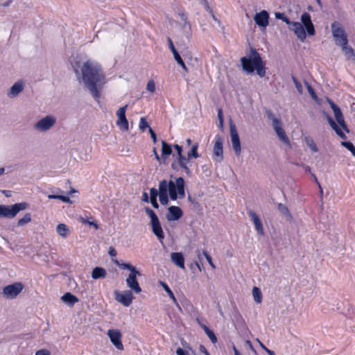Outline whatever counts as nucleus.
Listing matches in <instances>:
<instances>
[{"instance_id":"nucleus-46","label":"nucleus","mask_w":355,"mask_h":355,"mask_svg":"<svg viewBox=\"0 0 355 355\" xmlns=\"http://www.w3.org/2000/svg\"><path fill=\"white\" fill-rule=\"evenodd\" d=\"M202 253L205 257L206 258L207 261H208L209 264L210 265V266L214 269L216 266L212 261L211 257L207 253V251H203Z\"/></svg>"},{"instance_id":"nucleus-34","label":"nucleus","mask_w":355,"mask_h":355,"mask_svg":"<svg viewBox=\"0 0 355 355\" xmlns=\"http://www.w3.org/2000/svg\"><path fill=\"white\" fill-rule=\"evenodd\" d=\"M152 230L157 239L162 242L164 238V235L161 225L152 227Z\"/></svg>"},{"instance_id":"nucleus-53","label":"nucleus","mask_w":355,"mask_h":355,"mask_svg":"<svg viewBox=\"0 0 355 355\" xmlns=\"http://www.w3.org/2000/svg\"><path fill=\"white\" fill-rule=\"evenodd\" d=\"M306 84L308 92L310 94V95L311 96V97L313 99H316L317 96L315 94V92H314V89L312 88V87L309 83H306Z\"/></svg>"},{"instance_id":"nucleus-51","label":"nucleus","mask_w":355,"mask_h":355,"mask_svg":"<svg viewBox=\"0 0 355 355\" xmlns=\"http://www.w3.org/2000/svg\"><path fill=\"white\" fill-rule=\"evenodd\" d=\"M80 220L84 224H88L89 225L94 226L96 230L98 229V226L97 223L94 221H89L87 219H85L84 218H81Z\"/></svg>"},{"instance_id":"nucleus-24","label":"nucleus","mask_w":355,"mask_h":355,"mask_svg":"<svg viewBox=\"0 0 355 355\" xmlns=\"http://www.w3.org/2000/svg\"><path fill=\"white\" fill-rule=\"evenodd\" d=\"M178 15L180 17L181 20L182 21H184V24H183L182 28L184 29V35H185V37H186L187 40L188 41H189L190 37L191 35V24L188 21L187 17V15L184 12H180Z\"/></svg>"},{"instance_id":"nucleus-12","label":"nucleus","mask_w":355,"mask_h":355,"mask_svg":"<svg viewBox=\"0 0 355 355\" xmlns=\"http://www.w3.org/2000/svg\"><path fill=\"white\" fill-rule=\"evenodd\" d=\"M107 334L116 349L119 350L123 349V345L121 342L122 335L118 329H109Z\"/></svg>"},{"instance_id":"nucleus-35","label":"nucleus","mask_w":355,"mask_h":355,"mask_svg":"<svg viewBox=\"0 0 355 355\" xmlns=\"http://www.w3.org/2000/svg\"><path fill=\"white\" fill-rule=\"evenodd\" d=\"M114 263L123 269L129 270L130 272V273H134L138 271L136 267L132 266L130 263H120L117 260L114 261Z\"/></svg>"},{"instance_id":"nucleus-13","label":"nucleus","mask_w":355,"mask_h":355,"mask_svg":"<svg viewBox=\"0 0 355 355\" xmlns=\"http://www.w3.org/2000/svg\"><path fill=\"white\" fill-rule=\"evenodd\" d=\"M223 139L220 136L216 137V141L214 146V159L218 162H220L223 159Z\"/></svg>"},{"instance_id":"nucleus-4","label":"nucleus","mask_w":355,"mask_h":355,"mask_svg":"<svg viewBox=\"0 0 355 355\" xmlns=\"http://www.w3.org/2000/svg\"><path fill=\"white\" fill-rule=\"evenodd\" d=\"M28 204L26 202L16 203L11 205H0V216L12 218L20 211L26 209Z\"/></svg>"},{"instance_id":"nucleus-15","label":"nucleus","mask_w":355,"mask_h":355,"mask_svg":"<svg viewBox=\"0 0 355 355\" xmlns=\"http://www.w3.org/2000/svg\"><path fill=\"white\" fill-rule=\"evenodd\" d=\"M290 26H291L290 29L295 33L297 37L302 42L304 41L306 35L302 24L300 22H292Z\"/></svg>"},{"instance_id":"nucleus-61","label":"nucleus","mask_w":355,"mask_h":355,"mask_svg":"<svg viewBox=\"0 0 355 355\" xmlns=\"http://www.w3.org/2000/svg\"><path fill=\"white\" fill-rule=\"evenodd\" d=\"M150 202L154 208H155V209L159 208V204L157 203V198H150Z\"/></svg>"},{"instance_id":"nucleus-2","label":"nucleus","mask_w":355,"mask_h":355,"mask_svg":"<svg viewBox=\"0 0 355 355\" xmlns=\"http://www.w3.org/2000/svg\"><path fill=\"white\" fill-rule=\"evenodd\" d=\"M241 62L243 71L247 73L251 74L256 71L260 77L265 76L266 69L263 62L261 58V55L255 49H251L250 53L248 56H244L241 58Z\"/></svg>"},{"instance_id":"nucleus-45","label":"nucleus","mask_w":355,"mask_h":355,"mask_svg":"<svg viewBox=\"0 0 355 355\" xmlns=\"http://www.w3.org/2000/svg\"><path fill=\"white\" fill-rule=\"evenodd\" d=\"M139 127V129L142 131H144L145 129L147 128H150L145 117H141L140 119Z\"/></svg>"},{"instance_id":"nucleus-9","label":"nucleus","mask_w":355,"mask_h":355,"mask_svg":"<svg viewBox=\"0 0 355 355\" xmlns=\"http://www.w3.org/2000/svg\"><path fill=\"white\" fill-rule=\"evenodd\" d=\"M128 105L120 107L116 112V116L118 117L116 124L123 131L128 130V121L125 116V111Z\"/></svg>"},{"instance_id":"nucleus-52","label":"nucleus","mask_w":355,"mask_h":355,"mask_svg":"<svg viewBox=\"0 0 355 355\" xmlns=\"http://www.w3.org/2000/svg\"><path fill=\"white\" fill-rule=\"evenodd\" d=\"M159 195V189L151 188L150 189V198H156Z\"/></svg>"},{"instance_id":"nucleus-28","label":"nucleus","mask_w":355,"mask_h":355,"mask_svg":"<svg viewBox=\"0 0 355 355\" xmlns=\"http://www.w3.org/2000/svg\"><path fill=\"white\" fill-rule=\"evenodd\" d=\"M107 275L106 270L101 267H96L93 269L92 272V277L94 279H98L100 278H105Z\"/></svg>"},{"instance_id":"nucleus-55","label":"nucleus","mask_w":355,"mask_h":355,"mask_svg":"<svg viewBox=\"0 0 355 355\" xmlns=\"http://www.w3.org/2000/svg\"><path fill=\"white\" fill-rule=\"evenodd\" d=\"M202 2H203V4L205 6V8L206 9L207 11H208L209 12H210L211 15H212V17L213 18L216 20V19L215 18V16L212 13V10L210 8L209 4H208V2L207 0H202Z\"/></svg>"},{"instance_id":"nucleus-11","label":"nucleus","mask_w":355,"mask_h":355,"mask_svg":"<svg viewBox=\"0 0 355 355\" xmlns=\"http://www.w3.org/2000/svg\"><path fill=\"white\" fill-rule=\"evenodd\" d=\"M139 271L134 273H130L126 279V284L128 287L135 293H139L141 292V288L137 279V275H140Z\"/></svg>"},{"instance_id":"nucleus-36","label":"nucleus","mask_w":355,"mask_h":355,"mask_svg":"<svg viewBox=\"0 0 355 355\" xmlns=\"http://www.w3.org/2000/svg\"><path fill=\"white\" fill-rule=\"evenodd\" d=\"M168 193L165 192V189H162V190L159 189V198L160 203L163 205H166L168 202Z\"/></svg>"},{"instance_id":"nucleus-17","label":"nucleus","mask_w":355,"mask_h":355,"mask_svg":"<svg viewBox=\"0 0 355 355\" xmlns=\"http://www.w3.org/2000/svg\"><path fill=\"white\" fill-rule=\"evenodd\" d=\"M269 15L267 11L262 10L257 13L254 17L255 23L261 27L266 28L268 25Z\"/></svg>"},{"instance_id":"nucleus-6","label":"nucleus","mask_w":355,"mask_h":355,"mask_svg":"<svg viewBox=\"0 0 355 355\" xmlns=\"http://www.w3.org/2000/svg\"><path fill=\"white\" fill-rule=\"evenodd\" d=\"M331 28L336 44L338 46L347 44L348 40L347 35L340 24L335 21L331 24Z\"/></svg>"},{"instance_id":"nucleus-49","label":"nucleus","mask_w":355,"mask_h":355,"mask_svg":"<svg viewBox=\"0 0 355 355\" xmlns=\"http://www.w3.org/2000/svg\"><path fill=\"white\" fill-rule=\"evenodd\" d=\"M145 211L146 214L150 218V220L157 217L155 211L149 207H146Z\"/></svg>"},{"instance_id":"nucleus-33","label":"nucleus","mask_w":355,"mask_h":355,"mask_svg":"<svg viewBox=\"0 0 355 355\" xmlns=\"http://www.w3.org/2000/svg\"><path fill=\"white\" fill-rule=\"evenodd\" d=\"M252 296L254 302L257 304H260L262 301V293L261 290L258 287H253L252 288Z\"/></svg>"},{"instance_id":"nucleus-8","label":"nucleus","mask_w":355,"mask_h":355,"mask_svg":"<svg viewBox=\"0 0 355 355\" xmlns=\"http://www.w3.org/2000/svg\"><path fill=\"white\" fill-rule=\"evenodd\" d=\"M230 128L232 148L236 155L239 156L240 155L241 151V142L236 125L234 124L232 120H230Z\"/></svg>"},{"instance_id":"nucleus-18","label":"nucleus","mask_w":355,"mask_h":355,"mask_svg":"<svg viewBox=\"0 0 355 355\" xmlns=\"http://www.w3.org/2000/svg\"><path fill=\"white\" fill-rule=\"evenodd\" d=\"M248 213V215L251 217L252 220L253 221L255 230L257 232V233L261 236L264 235L263 225L257 214L253 210L251 209L249 210Z\"/></svg>"},{"instance_id":"nucleus-21","label":"nucleus","mask_w":355,"mask_h":355,"mask_svg":"<svg viewBox=\"0 0 355 355\" xmlns=\"http://www.w3.org/2000/svg\"><path fill=\"white\" fill-rule=\"evenodd\" d=\"M279 140L286 145H290V141L282 128V122L272 126Z\"/></svg>"},{"instance_id":"nucleus-29","label":"nucleus","mask_w":355,"mask_h":355,"mask_svg":"<svg viewBox=\"0 0 355 355\" xmlns=\"http://www.w3.org/2000/svg\"><path fill=\"white\" fill-rule=\"evenodd\" d=\"M172 153L171 146L168 144L165 141H162V158L166 160L167 157Z\"/></svg>"},{"instance_id":"nucleus-1","label":"nucleus","mask_w":355,"mask_h":355,"mask_svg":"<svg viewBox=\"0 0 355 355\" xmlns=\"http://www.w3.org/2000/svg\"><path fill=\"white\" fill-rule=\"evenodd\" d=\"M81 80L95 99L100 98V89L105 83V76L101 65L95 61L87 60L80 69Z\"/></svg>"},{"instance_id":"nucleus-14","label":"nucleus","mask_w":355,"mask_h":355,"mask_svg":"<svg viewBox=\"0 0 355 355\" xmlns=\"http://www.w3.org/2000/svg\"><path fill=\"white\" fill-rule=\"evenodd\" d=\"M183 215L182 209L177 206H171L168 208V213L166 218L168 221L179 220Z\"/></svg>"},{"instance_id":"nucleus-7","label":"nucleus","mask_w":355,"mask_h":355,"mask_svg":"<svg viewBox=\"0 0 355 355\" xmlns=\"http://www.w3.org/2000/svg\"><path fill=\"white\" fill-rule=\"evenodd\" d=\"M24 289V285L21 282H15L8 285L3 288V295L8 299L15 298Z\"/></svg>"},{"instance_id":"nucleus-50","label":"nucleus","mask_w":355,"mask_h":355,"mask_svg":"<svg viewBox=\"0 0 355 355\" xmlns=\"http://www.w3.org/2000/svg\"><path fill=\"white\" fill-rule=\"evenodd\" d=\"M147 89L150 92H154L155 91V84L153 80L148 82Z\"/></svg>"},{"instance_id":"nucleus-10","label":"nucleus","mask_w":355,"mask_h":355,"mask_svg":"<svg viewBox=\"0 0 355 355\" xmlns=\"http://www.w3.org/2000/svg\"><path fill=\"white\" fill-rule=\"evenodd\" d=\"M115 299L125 306H129L133 299V295L131 291H125L123 292L115 291Z\"/></svg>"},{"instance_id":"nucleus-60","label":"nucleus","mask_w":355,"mask_h":355,"mask_svg":"<svg viewBox=\"0 0 355 355\" xmlns=\"http://www.w3.org/2000/svg\"><path fill=\"white\" fill-rule=\"evenodd\" d=\"M108 253L111 257H114L116 256V251L113 247L109 248Z\"/></svg>"},{"instance_id":"nucleus-19","label":"nucleus","mask_w":355,"mask_h":355,"mask_svg":"<svg viewBox=\"0 0 355 355\" xmlns=\"http://www.w3.org/2000/svg\"><path fill=\"white\" fill-rule=\"evenodd\" d=\"M24 89V83L22 81L16 82L8 91L7 95L9 98L17 97Z\"/></svg>"},{"instance_id":"nucleus-43","label":"nucleus","mask_w":355,"mask_h":355,"mask_svg":"<svg viewBox=\"0 0 355 355\" xmlns=\"http://www.w3.org/2000/svg\"><path fill=\"white\" fill-rule=\"evenodd\" d=\"M341 145L347 148L352 154L355 157V147L350 141H342Z\"/></svg>"},{"instance_id":"nucleus-37","label":"nucleus","mask_w":355,"mask_h":355,"mask_svg":"<svg viewBox=\"0 0 355 355\" xmlns=\"http://www.w3.org/2000/svg\"><path fill=\"white\" fill-rule=\"evenodd\" d=\"M198 143H195L192 146L191 150L188 153L187 155L189 158H198L200 157L198 153Z\"/></svg>"},{"instance_id":"nucleus-40","label":"nucleus","mask_w":355,"mask_h":355,"mask_svg":"<svg viewBox=\"0 0 355 355\" xmlns=\"http://www.w3.org/2000/svg\"><path fill=\"white\" fill-rule=\"evenodd\" d=\"M202 327L207 336L211 340V342L213 343H216L217 342V338L215 336L214 333L211 330H210L206 325H202Z\"/></svg>"},{"instance_id":"nucleus-30","label":"nucleus","mask_w":355,"mask_h":355,"mask_svg":"<svg viewBox=\"0 0 355 355\" xmlns=\"http://www.w3.org/2000/svg\"><path fill=\"white\" fill-rule=\"evenodd\" d=\"M191 158H189V157H185L183 155H181L178 157V162L179 165L185 171V172L187 174L190 173V170L187 166V164L189 162V159Z\"/></svg>"},{"instance_id":"nucleus-59","label":"nucleus","mask_w":355,"mask_h":355,"mask_svg":"<svg viewBox=\"0 0 355 355\" xmlns=\"http://www.w3.org/2000/svg\"><path fill=\"white\" fill-rule=\"evenodd\" d=\"M174 148L176 150L178 153V157L182 155V146H179L178 144L173 145Z\"/></svg>"},{"instance_id":"nucleus-23","label":"nucleus","mask_w":355,"mask_h":355,"mask_svg":"<svg viewBox=\"0 0 355 355\" xmlns=\"http://www.w3.org/2000/svg\"><path fill=\"white\" fill-rule=\"evenodd\" d=\"M333 112H334V117H335L337 123H338V125L343 128V130L349 132V130L345 123L344 116L343 115V113H342L340 109L338 107L337 108L334 109V110H333Z\"/></svg>"},{"instance_id":"nucleus-63","label":"nucleus","mask_w":355,"mask_h":355,"mask_svg":"<svg viewBox=\"0 0 355 355\" xmlns=\"http://www.w3.org/2000/svg\"><path fill=\"white\" fill-rule=\"evenodd\" d=\"M327 101L328 103L329 104L332 110H334V109L338 107L337 105L335 104L331 99L327 98Z\"/></svg>"},{"instance_id":"nucleus-3","label":"nucleus","mask_w":355,"mask_h":355,"mask_svg":"<svg viewBox=\"0 0 355 355\" xmlns=\"http://www.w3.org/2000/svg\"><path fill=\"white\" fill-rule=\"evenodd\" d=\"M165 189V192L168 193L172 200H176L178 198L182 199L185 197L184 180L182 177L175 178V181L163 180L159 183V189Z\"/></svg>"},{"instance_id":"nucleus-47","label":"nucleus","mask_w":355,"mask_h":355,"mask_svg":"<svg viewBox=\"0 0 355 355\" xmlns=\"http://www.w3.org/2000/svg\"><path fill=\"white\" fill-rule=\"evenodd\" d=\"M292 79L295 83V87L297 90V92L300 94L302 93V91H303V89H302V85L300 84V83L296 79L295 77L294 76H292Z\"/></svg>"},{"instance_id":"nucleus-44","label":"nucleus","mask_w":355,"mask_h":355,"mask_svg":"<svg viewBox=\"0 0 355 355\" xmlns=\"http://www.w3.org/2000/svg\"><path fill=\"white\" fill-rule=\"evenodd\" d=\"M275 16L276 19L282 20L288 25H291L292 24V22L288 19V17L284 13L275 12Z\"/></svg>"},{"instance_id":"nucleus-48","label":"nucleus","mask_w":355,"mask_h":355,"mask_svg":"<svg viewBox=\"0 0 355 355\" xmlns=\"http://www.w3.org/2000/svg\"><path fill=\"white\" fill-rule=\"evenodd\" d=\"M218 126L222 128L223 126V111L222 109L218 110Z\"/></svg>"},{"instance_id":"nucleus-54","label":"nucleus","mask_w":355,"mask_h":355,"mask_svg":"<svg viewBox=\"0 0 355 355\" xmlns=\"http://www.w3.org/2000/svg\"><path fill=\"white\" fill-rule=\"evenodd\" d=\"M233 315L236 321L239 322V320H243L241 314L239 313V311L236 309H234L233 312Z\"/></svg>"},{"instance_id":"nucleus-16","label":"nucleus","mask_w":355,"mask_h":355,"mask_svg":"<svg viewBox=\"0 0 355 355\" xmlns=\"http://www.w3.org/2000/svg\"><path fill=\"white\" fill-rule=\"evenodd\" d=\"M301 21L306 29L308 35L310 36L313 35L315 34V28L310 15L307 12H304L301 16Z\"/></svg>"},{"instance_id":"nucleus-57","label":"nucleus","mask_w":355,"mask_h":355,"mask_svg":"<svg viewBox=\"0 0 355 355\" xmlns=\"http://www.w3.org/2000/svg\"><path fill=\"white\" fill-rule=\"evenodd\" d=\"M148 132L150 134V137L153 139V141L154 143H156L157 142V136H156V134L155 133V132L153 130V129L151 128H149Z\"/></svg>"},{"instance_id":"nucleus-26","label":"nucleus","mask_w":355,"mask_h":355,"mask_svg":"<svg viewBox=\"0 0 355 355\" xmlns=\"http://www.w3.org/2000/svg\"><path fill=\"white\" fill-rule=\"evenodd\" d=\"M61 300L66 304L73 306L78 302V298L71 293H66L62 296Z\"/></svg>"},{"instance_id":"nucleus-39","label":"nucleus","mask_w":355,"mask_h":355,"mask_svg":"<svg viewBox=\"0 0 355 355\" xmlns=\"http://www.w3.org/2000/svg\"><path fill=\"white\" fill-rule=\"evenodd\" d=\"M304 139L306 145L313 152L316 153L318 151V148L313 139L309 137H306Z\"/></svg>"},{"instance_id":"nucleus-56","label":"nucleus","mask_w":355,"mask_h":355,"mask_svg":"<svg viewBox=\"0 0 355 355\" xmlns=\"http://www.w3.org/2000/svg\"><path fill=\"white\" fill-rule=\"evenodd\" d=\"M35 355H51V353L47 349H40L36 352Z\"/></svg>"},{"instance_id":"nucleus-5","label":"nucleus","mask_w":355,"mask_h":355,"mask_svg":"<svg viewBox=\"0 0 355 355\" xmlns=\"http://www.w3.org/2000/svg\"><path fill=\"white\" fill-rule=\"evenodd\" d=\"M56 123V118L53 115H47L39 121L34 125L33 128L40 132H45L51 129Z\"/></svg>"},{"instance_id":"nucleus-31","label":"nucleus","mask_w":355,"mask_h":355,"mask_svg":"<svg viewBox=\"0 0 355 355\" xmlns=\"http://www.w3.org/2000/svg\"><path fill=\"white\" fill-rule=\"evenodd\" d=\"M57 233L62 238H66L69 234V230L64 223H60L56 227Z\"/></svg>"},{"instance_id":"nucleus-25","label":"nucleus","mask_w":355,"mask_h":355,"mask_svg":"<svg viewBox=\"0 0 355 355\" xmlns=\"http://www.w3.org/2000/svg\"><path fill=\"white\" fill-rule=\"evenodd\" d=\"M172 262L182 269H184V258L181 252H172L171 254Z\"/></svg>"},{"instance_id":"nucleus-20","label":"nucleus","mask_w":355,"mask_h":355,"mask_svg":"<svg viewBox=\"0 0 355 355\" xmlns=\"http://www.w3.org/2000/svg\"><path fill=\"white\" fill-rule=\"evenodd\" d=\"M167 41H168V43L169 49H171V52L173 53L175 60H176L178 64H180L182 67V68L184 69V71L187 72L188 71V69L186 67V65H185L184 61L182 60L181 56L178 53V51L175 48L171 39L170 37H168Z\"/></svg>"},{"instance_id":"nucleus-32","label":"nucleus","mask_w":355,"mask_h":355,"mask_svg":"<svg viewBox=\"0 0 355 355\" xmlns=\"http://www.w3.org/2000/svg\"><path fill=\"white\" fill-rule=\"evenodd\" d=\"M277 209L280 214H282L287 220H291L292 219V216L285 205L279 203Z\"/></svg>"},{"instance_id":"nucleus-62","label":"nucleus","mask_w":355,"mask_h":355,"mask_svg":"<svg viewBox=\"0 0 355 355\" xmlns=\"http://www.w3.org/2000/svg\"><path fill=\"white\" fill-rule=\"evenodd\" d=\"M60 200H62V202H67V203H71V200H70V198L69 197L64 196H62V195L60 196Z\"/></svg>"},{"instance_id":"nucleus-58","label":"nucleus","mask_w":355,"mask_h":355,"mask_svg":"<svg viewBox=\"0 0 355 355\" xmlns=\"http://www.w3.org/2000/svg\"><path fill=\"white\" fill-rule=\"evenodd\" d=\"M159 225H160V223H159L158 217H156L155 218L150 220L151 227L153 226H156V225L158 226Z\"/></svg>"},{"instance_id":"nucleus-42","label":"nucleus","mask_w":355,"mask_h":355,"mask_svg":"<svg viewBox=\"0 0 355 355\" xmlns=\"http://www.w3.org/2000/svg\"><path fill=\"white\" fill-rule=\"evenodd\" d=\"M266 115L267 117L272 121V126L277 124H279V123H281V121L276 118L274 114L270 110L266 111Z\"/></svg>"},{"instance_id":"nucleus-41","label":"nucleus","mask_w":355,"mask_h":355,"mask_svg":"<svg viewBox=\"0 0 355 355\" xmlns=\"http://www.w3.org/2000/svg\"><path fill=\"white\" fill-rule=\"evenodd\" d=\"M31 220V215L30 213L26 214L23 218L18 220L17 225L18 226H23Z\"/></svg>"},{"instance_id":"nucleus-22","label":"nucleus","mask_w":355,"mask_h":355,"mask_svg":"<svg viewBox=\"0 0 355 355\" xmlns=\"http://www.w3.org/2000/svg\"><path fill=\"white\" fill-rule=\"evenodd\" d=\"M329 124L336 133L343 139H346L347 137L343 132L340 126L333 120V119L327 114L324 113Z\"/></svg>"},{"instance_id":"nucleus-38","label":"nucleus","mask_w":355,"mask_h":355,"mask_svg":"<svg viewBox=\"0 0 355 355\" xmlns=\"http://www.w3.org/2000/svg\"><path fill=\"white\" fill-rule=\"evenodd\" d=\"M160 284H161L162 286L163 287V288L164 289V291L168 293L170 298L173 300V302L175 304H178L177 300H176L173 293L171 290V288L168 286V285L166 283L162 282H161Z\"/></svg>"},{"instance_id":"nucleus-64","label":"nucleus","mask_w":355,"mask_h":355,"mask_svg":"<svg viewBox=\"0 0 355 355\" xmlns=\"http://www.w3.org/2000/svg\"><path fill=\"white\" fill-rule=\"evenodd\" d=\"M141 200L145 202H149V197H148V193L146 192H144L143 193Z\"/></svg>"},{"instance_id":"nucleus-27","label":"nucleus","mask_w":355,"mask_h":355,"mask_svg":"<svg viewBox=\"0 0 355 355\" xmlns=\"http://www.w3.org/2000/svg\"><path fill=\"white\" fill-rule=\"evenodd\" d=\"M340 46L347 59L355 62V54L354 49L351 46H349L347 44L341 45Z\"/></svg>"}]
</instances>
